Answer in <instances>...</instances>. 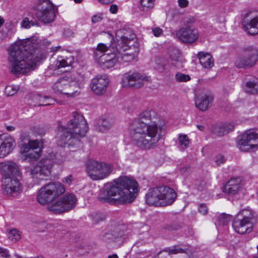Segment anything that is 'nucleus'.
Segmentation results:
<instances>
[{
    "mask_svg": "<svg viewBox=\"0 0 258 258\" xmlns=\"http://www.w3.org/2000/svg\"><path fill=\"white\" fill-rule=\"evenodd\" d=\"M131 129L134 144L141 149L149 150L158 146L165 126L155 111L148 109L141 112L133 120Z\"/></svg>",
    "mask_w": 258,
    "mask_h": 258,
    "instance_id": "nucleus-1",
    "label": "nucleus"
},
{
    "mask_svg": "<svg viewBox=\"0 0 258 258\" xmlns=\"http://www.w3.org/2000/svg\"><path fill=\"white\" fill-rule=\"evenodd\" d=\"M29 40L11 45L8 49L10 72L14 75L24 74L36 67L37 63L44 59L38 48L30 49Z\"/></svg>",
    "mask_w": 258,
    "mask_h": 258,
    "instance_id": "nucleus-2",
    "label": "nucleus"
},
{
    "mask_svg": "<svg viewBox=\"0 0 258 258\" xmlns=\"http://www.w3.org/2000/svg\"><path fill=\"white\" fill-rule=\"evenodd\" d=\"M138 187L135 179L126 176L120 177L116 181L106 183L98 199L102 203L113 205L130 204L137 197Z\"/></svg>",
    "mask_w": 258,
    "mask_h": 258,
    "instance_id": "nucleus-3",
    "label": "nucleus"
},
{
    "mask_svg": "<svg viewBox=\"0 0 258 258\" xmlns=\"http://www.w3.org/2000/svg\"><path fill=\"white\" fill-rule=\"evenodd\" d=\"M176 194L172 188L160 186L150 188L146 195V203L149 205L165 206L171 205L175 200Z\"/></svg>",
    "mask_w": 258,
    "mask_h": 258,
    "instance_id": "nucleus-4",
    "label": "nucleus"
},
{
    "mask_svg": "<svg viewBox=\"0 0 258 258\" xmlns=\"http://www.w3.org/2000/svg\"><path fill=\"white\" fill-rule=\"evenodd\" d=\"M136 35L134 33L121 37L116 47L117 57L119 63L131 61L138 54Z\"/></svg>",
    "mask_w": 258,
    "mask_h": 258,
    "instance_id": "nucleus-5",
    "label": "nucleus"
},
{
    "mask_svg": "<svg viewBox=\"0 0 258 258\" xmlns=\"http://www.w3.org/2000/svg\"><path fill=\"white\" fill-rule=\"evenodd\" d=\"M257 215L249 208L240 210L235 216L232 223L234 231L240 234L250 233L256 223Z\"/></svg>",
    "mask_w": 258,
    "mask_h": 258,
    "instance_id": "nucleus-6",
    "label": "nucleus"
},
{
    "mask_svg": "<svg viewBox=\"0 0 258 258\" xmlns=\"http://www.w3.org/2000/svg\"><path fill=\"white\" fill-rule=\"evenodd\" d=\"M84 80L85 76L80 74L70 81L60 78L54 84L53 89L56 93L61 94L68 98L75 97L80 94V85Z\"/></svg>",
    "mask_w": 258,
    "mask_h": 258,
    "instance_id": "nucleus-7",
    "label": "nucleus"
},
{
    "mask_svg": "<svg viewBox=\"0 0 258 258\" xmlns=\"http://www.w3.org/2000/svg\"><path fill=\"white\" fill-rule=\"evenodd\" d=\"M64 192L65 188L61 183L50 182L40 188L37 194V201L41 205H47L53 202Z\"/></svg>",
    "mask_w": 258,
    "mask_h": 258,
    "instance_id": "nucleus-8",
    "label": "nucleus"
},
{
    "mask_svg": "<svg viewBox=\"0 0 258 258\" xmlns=\"http://www.w3.org/2000/svg\"><path fill=\"white\" fill-rule=\"evenodd\" d=\"M258 61V48L248 45L242 48L235 60L237 68L247 69L254 67Z\"/></svg>",
    "mask_w": 258,
    "mask_h": 258,
    "instance_id": "nucleus-9",
    "label": "nucleus"
},
{
    "mask_svg": "<svg viewBox=\"0 0 258 258\" xmlns=\"http://www.w3.org/2000/svg\"><path fill=\"white\" fill-rule=\"evenodd\" d=\"M21 139L22 142L20 145L21 152L27 153L26 160L32 162L38 159L41 155L43 142L38 140H31L23 136H21Z\"/></svg>",
    "mask_w": 258,
    "mask_h": 258,
    "instance_id": "nucleus-10",
    "label": "nucleus"
},
{
    "mask_svg": "<svg viewBox=\"0 0 258 258\" xmlns=\"http://www.w3.org/2000/svg\"><path fill=\"white\" fill-rule=\"evenodd\" d=\"M113 170L110 164L89 160L87 163L86 171L89 176L93 180H101L108 177Z\"/></svg>",
    "mask_w": 258,
    "mask_h": 258,
    "instance_id": "nucleus-11",
    "label": "nucleus"
},
{
    "mask_svg": "<svg viewBox=\"0 0 258 258\" xmlns=\"http://www.w3.org/2000/svg\"><path fill=\"white\" fill-rule=\"evenodd\" d=\"M36 16L44 23L53 22L57 9L49 0H39L36 6Z\"/></svg>",
    "mask_w": 258,
    "mask_h": 258,
    "instance_id": "nucleus-12",
    "label": "nucleus"
},
{
    "mask_svg": "<svg viewBox=\"0 0 258 258\" xmlns=\"http://www.w3.org/2000/svg\"><path fill=\"white\" fill-rule=\"evenodd\" d=\"M258 139V130H250L246 131L239 137L237 147L243 152H248L258 149L256 144Z\"/></svg>",
    "mask_w": 258,
    "mask_h": 258,
    "instance_id": "nucleus-13",
    "label": "nucleus"
},
{
    "mask_svg": "<svg viewBox=\"0 0 258 258\" xmlns=\"http://www.w3.org/2000/svg\"><path fill=\"white\" fill-rule=\"evenodd\" d=\"M76 202V196L69 194L48 206L47 209L54 213L59 214L72 210L75 207Z\"/></svg>",
    "mask_w": 258,
    "mask_h": 258,
    "instance_id": "nucleus-14",
    "label": "nucleus"
},
{
    "mask_svg": "<svg viewBox=\"0 0 258 258\" xmlns=\"http://www.w3.org/2000/svg\"><path fill=\"white\" fill-rule=\"evenodd\" d=\"M66 127L80 139L85 136L88 129L84 116L77 112L73 113V118L69 121Z\"/></svg>",
    "mask_w": 258,
    "mask_h": 258,
    "instance_id": "nucleus-15",
    "label": "nucleus"
},
{
    "mask_svg": "<svg viewBox=\"0 0 258 258\" xmlns=\"http://www.w3.org/2000/svg\"><path fill=\"white\" fill-rule=\"evenodd\" d=\"M52 164L51 159H42L31 169V177L36 183H38L39 180H43L45 177L50 175Z\"/></svg>",
    "mask_w": 258,
    "mask_h": 258,
    "instance_id": "nucleus-16",
    "label": "nucleus"
},
{
    "mask_svg": "<svg viewBox=\"0 0 258 258\" xmlns=\"http://www.w3.org/2000/svg\"><path fill=\"white\" fill-rule=\"evenodd\" d=\"M148 81V77L138 72H129L125 74L122 78V85L123 87H142L145 82Z\"/></svg>",
    "mask_w": 258,
    "mask_h": 258,
    "instance_id": "nucleus-17",
    "label": "nucleus"
},
{
    "mask_svg": "<svg viewBox=\"0 0 258 258\" xmlns=\"http://www.w3.org/2000/svg\"><path fill=\"white\" fill-rule=\"evenodd\" d=\"M60 137L57 141L58 145L62 147L77 146L81 147L80 139L65 126L59 127Z\"/></svg>",
    "mask_w": 258,
    "mask_h": 258,
    "instance_id": "nucleus-18",
    "label": "nucleus"
},
{
    "mask_svg": "<svg viewBox=\"0 0 258 258\" xmlns=\"http://www.w3.org/2000/svg\"><path fill=\"white\" fill-rule=\"evenodd\" d=\"M242 24L247 34L254 35L258 34V15L255 12H248L243 15Z\"/></svg>",
    "mask_w": 258,
    "mask_h": 258,
    "instance_id": "nucleus-19",
    "label": "nucleus"
},
{
    "mask_svg": "<svg viewBox=\"0 0 258 258\" xmlns=\"http://www.w3.org/2000/svg\"><path fill=\"white\" fill-rule=\"evenodd\" d=\"M20 183L18 178L3 177L2 189L4 195L14 196L20 190Z\"/></svg>",
    "mask_w": 258,
    "mask_h": 258,
    "instance_id": "nucleus-20",
    "label": "nucleus"
},
{
    "mask_svg": "<svg viewBox=\"0 0 258 258\" xmlns=\"http://www.w3.org/2000/svg\"><path fill=\"white\" fill-rule=\"evenodd\" d=\"M15 146V141L11 136L0 135V158L3 159L11 154Z\"/></svg>",
    "mask_w": 258,
    "mask_h": 258,
    "instance_id": "nucleus-21",
    "label": "nucleus"
},
{
    "mask_svg": "<svg viewBox=\"0 0 258 258\" xmlns=\"http://www.w3.org/2000/svg\"><path fill=\"white\" fill-rule=\"evenodd\" d=\"M177 38L185 43H192L199 37L198 32L191 27H182L176 32Z\"/></svg>",
    "mask_w": 258,
    "mask_h": 258,
    "instance_id": "nucleus-22",
    "label": "nucleus"
},
{
    "mask_svg": "<svg viewBox=\"0 0 258 258\" xmlns=\"http://www.w3.org/2000/svg\"><path fill=\"white\" fill-rule=\"evenodd\" d=\"M0 172L3 177L18 178L21 176L19 166L11 160L0 163Z\"/></svg>",
    "mask_w": 258,
    "mask_h": 258,
    "instance_id": "nucleus-23",
    "label": "nucleus"
},
{
    "mask_svg": "<svg viewBox=\"0 0 258 258\" xmlns=\"http://www.w3.org/2000/svg\"><path fill=\"white\" fill-rule=\"evenodd\" d=\"M109 82L106 75L97 76L92 80L90 87L96 94L102 95L106 92Z\"/></svg>",
    "mask_w": 258,
    "mask_h": 258,
    "instance_id": "nucleus-24",
    "label": "nucleus"
},
{
    "mask_svg": "<svg viewBox=\"0 0 258 258\" xmlns=\"http://www.w3.org/2000/svg\"><path fill=\"white\" fill-rule=\"evenodd\" d=\"M99 64L103 69H109L118 62L116 49L112 53H103L99 58Z\"/></svg>",
    "mask_w": 258,
    "mask_h": 258,
    "instance_id": "nucleus-25",
    "label": "nucleus"
},
{
    "mask_svg": "<svg viewBox=\"0 0 258 258\" xmlns=\"http://www.w3.org/2000/svg\"><path fill=\"white\" fill-rule=\"evenodd\" d=\"M213 100V97L204 92L196 94V106L201 111H205L210 107Z\"/></svg>",
    "mask_w": 258,
    "mask_h": 258,
    "instance_id": "nucleus-26",
    "label": "nucleus"
},
{
    "mask_svg": "<svg viewBox=\"0 0 258 258\" xmlns=\"http://www.w3.org/2000/svg\"><path fill=\"white\" fill-rule=\"evenodd\" d=\"M241 186L240 178H231L224 185L223 191L228 195H235L239 191Z\"/></svg>",
    "mask_w": 258,
    "mask_h": 258,
    "instance_id": "nucleus-27",
    "label": "nucleus"
},
{
    "mask_svg": "<svg viewBox=\"0 0 258 258\" xmlns=\"http://www.w3.org/2000/svg\"><path fill=\"white\" fill-rule=\"evenodd\" d=\"M113 124L114 120L112 117L104 116L97 120L95 127L98 132L105 133L111 128Z\"/></svg>",
    "mask_w": 258,
    "mask_h": 258,
    "instance_id": "nucleus-28",
    "label": "nucleus"
},
{
    "mask_svg": "<svg viewBox=\"0 0 258 258\" xmlns=\"http://www.w3.org/2000/svg\"><path fill=\"white\" fill-rule=\"evenodd\" d=\"M198 57L200 64L203 68L209 69L214 65V59L211 54L205 52H200L198 54Z\"/></svg>",
    "mask_w": 258,
    "mask_h": 258,
    "instance_id": "nucleus-29",
    "label": "nucleus"
},
{
    "mask_svg": "<svg viewBox=\"0 0 258 258\" xmlns=\"http://www.w3.org/2000/svg\"><path fill=\"white\" fill-rule=\"evenodd\" d=\"M243 89L247 93L256 94L258 93V78L252 77L247 81L243 86Z\"/></svg>",
    "mask_w": 258,
    "mask_h": 258,
    "instance_id": "nucleus-30",
    "label": "nucleus"
},
{
    "mask_svg": "<svg viewBox=\"0 0 258 258\" xmlns=\"http://www.w3.org/2000/svg\"><path fill=\"white\" fill-rule=\"evenodd\" d=\"M234 128L233 123H226L222 125L214 126L212 128V132L216 135L221 137L227 134Z\"/></svg>",
    "mask_w": 258,
    "mask_h": 258,
    "instance_id": "nucleus-31",
    "label": "nucleus"
},
{
    "mask_svg": "<svg viewBox=\"0 0 258 258\" xmlns=\"http://www.w3.org/2000/svg\"><path fill=\"white\" fill-rule=\"evenodd\" d=\"M169 53L170 58L173 61V64L178 68L182 67L181 53L179 50L177 48H172L170 50Z\"/></svg>",
    "mask_w": 258,
    "mask_h": 258,
    "instance_id": "nucleus-32",
    "label": "nucleus"
},
{
    "mask_svg": "<svg viewBox=\"0 0 258 258\" xmlns=\"http://www.w3.org/2000/svg\"><path fill=\"white\" fill-rule=\"evenodd\" d=\"M185 250L180 247L178 246H175L173 248H168L163 251L159 252L156 258H167V255L177 254L178 253H184Z\"/></svg>",
    "mask_w": 258,
    "mask_h": 258,
    "instance_id": "nucleus-33",
    "label": "nucleus"
},
{
    "mask_svg": "<svg viewBox=\"0 0 258 258\" xmlns=\"http://www.w3.org/2000/svg\"><path fill=\"white\" fill-rule=\"evenodd\" d=\"M74 58L72 56L63 58L62 56H58L56 59V66L58 68H64L71 66L73 62Z\"/></svg>",
    "mask_w": 258,
    "mask_h": 258,
    "instance_id": "nucleus-34",
    "label": "nucleus"
},
{
    "mask_svg": "<svg viewBox=\"0 0 258 258\" xmlns=\"http://www.w3.org/2000/svg\"><path fill=\"white\" fill-rule=\"evenodd\" d=\"M168 61L165 58H158L156 59L155 68L160 73L167 70Z\"/></svg>",
    "mask_w": 258,
    "mask_h": 258,
    "instance_id": "nucleus-35",
    "label": "nucleus"
},
{
    "mask_svg": "<svg viewBox=\"0 0 258 258\" xmlns=\"http://www.w3.org/2000/svg\"><path fill=\"white\" fill-rule=\"evenodd\" d=\"M36 99L38 100V106H48L51 105L55 102L54 100L48 96H42L38 95Z\"/></svg>",
    "mask_w": 258,
    "mask_h": 258,
    "instance_id": "nucleus-36",
    "label": "nucleus"
},
{
    "mask_svg": "<svg viewBox=\"0 0 258 258\" xmlns=\"http://www.w3.org/2000/svg\"><path fill=\"white\" fill-rule=\"evenodd\" d=\"M154 0H141V10L147 11L154 7Z\"/></svg>",
    "mask_w": 258,
    "mask_h": 258,
    "instance_id": "nucleus-37",
    "label": "nucleus"
},
{
    "mask_svg": "<svg viewBox=\"0 0 258 258\" xmlns=\"http://www.w3.org/2000/svg\"><path fill=\"white\" fill-rule=\"evenodd\" d=\"M231 217L230 215L222 214L219 216L218 221L219 225H225L230 220Z\"/></svg>",
    "mask_w": 258,
    "mask_h": 258,
    "instance_id": "nucleus-38",
    "label": "nucleus"
},
{
    "mask_svg": "<svg viewBox=\"0 0 258 258\" xmlns=\"http://www.w3.org/2000/svg\"><path fill=\"white\" fill-rule=\"evenodd\" d=\"M178 141L183 148H186L189 145V140L186 135H179Z\"/></svg>",
    "mask_w": 258,
    "mask_h": 258,
    "instance_id": "nucleus-39",
    "label": "nucleus"
},
{
    "mask_svg": "<svg viewBox=\"0 0 258 258\" xmlns=\"http://www.w3.org/2000/svg\"><path fill=\"white\" fill-rule=\"evenodd\" d=\"M175 80L178 82H186L190 80V77L181 73H177L175 75Z\"/></svg>",
    "mask_w": 258,
    "mask_h": 258,
    "instance_id": "nucleus-40",
    "label": "nucleus"
},
{
    "mask_svg": "<svg viewBox=\"0 0 258 258\" xmlns=\"http://www.w3.org/2000/svg\"><path fill=\"white\" fill-rule=\"evenodd\" d=\"M8 237L11 240L16 241L20 239V235L17 230L14 229L10 231Z\"/></svg>",
    "mask_w": 258,
    "mask_h": 258,
    "instance_id": "nucleus-41",
    "label": "nucleus"
},
{
    "mask_svg": "<svg viewBox=\"0 0 258 258\" xmlns=\"http://www.w3.org/2000/svg\"><path fill=\"white\" fill-rule=\"evenodd\" d=\"M92 219L94 224H97L100 221H102L105 219L104 214L97 213L92 215Z\"/></svg>",
    "mask_w": 258,
    "mask_h": 258,
    "instance_id": "nucleus-42",
    "label": "nucleus"
},
{
    "mask_svg": "<svg viewBox=\"0 0 258 258\" xmlns=\"http://www.w3.org/2000/svg\"><path fill=\"white\" fill-rule=\"evenodd\" d=\"M18 90V89L15 86H7L5 88V93L7 96H12L15 95Z\"/></svg>",
    "mask_w": 258,
    "mask_h": 258,
    "instance_id": "nucleus-43",
    "label": "nucleus"
},
{
    "mask_svg": "<svg viewBox=\"0 0 258 258\" xmlns=\"http://www.w3.org/2000/svg\"><path fill=\"white\" fill-rule=\"evenodd\" d=\"M195 22V18L193 17L189 16L183 18L182 20L183 27H191L190 25Z\"/></svg>",
    "mask_w": 258,
    "mask_h": 258,
    "instance_id": "nucleus-44",
    "label": "nucleus"
},
{
    "mask_svg": "<svg viewBox=\"0 0 258 258\" xmlns=\"http://www.w3.org/2000/svg\"><path fill=\"white\" fill-rule=\"evenodd\" d=\"M37 24V22L32 20L30 21L28 18H25L21 22V25L23 27L28 29L31 26H34Z\"/></svg>",
    "mask_w": 258,
    "mask_h": 258,
    "instance_id": "nucleus-45",
    "label": "nucleus"
},
{
    "mask_svg": "<svg viewBox=\"0 0 258 258\" xmlns=\"http://www.w3.org/2000/svg\"><path fill=\"white\" fill-rule=\"evenodd\" d=\"M107 50L108 46H107L104 43H99L97 45L95 53L96 55H99V54L98 53V52H100L101 53H104Z\"/></svg>",
    "mask_w": 258,
    "mask_h": 258,
    "instance_id": "nucleus-46",
    "label": "nucleus"
},
{
    "mask_svg": "<svg viewBox=\"0 0 258 258\" xmlns=\"http://www.w3.org/2000/svg\"><path fill=\"white\" fill-rule=\"evenodd\" d=\"M215 161L217 166H220L226 162V159L222 155H218L215 157Z\"/></svg>",
    "mask_w": 258,
    "mask_h": 258,
    "instance_id": "nucleus-47",
    "label": "nucleus"
},
{
    "mask_svg": "<svg viewBox=\"0 0 258 258\" xmlns=\"http://www.w3.org/2000/svg\"><path fill=\"white\" fill-rule=\"evenodd\" d=\"M199 211L202 214L205 215L208 213V208L205 204H201L199 207Z\"/></svg>",
    "mask_w": 258,
    "mask_h": 258,
    "instance_id": "nucleus-48",
    "label": "nucleus"
},
{
    "mask_svg": "<svg viewBox=\"0 0 258 258\" xmlns=\"http://www.w3.org/2000/svg\"><path fill=\"white\" fill-rule=\"evenodd\" d=\"M74 180V177L72 175H69L68 176L64 178L62 181L69 185L71 184L72 181Z\"/></svg>",
    "mask_w": 258,
    "mask_h": 258,
    "instance_id": "nucleus-49",
    "label": "nucleus"
},
{
    "mask_svg": "<svg viewBox=\"0 0 258 258\" xmlns=\"http://www.w3.org/2000/svg\"><path fill=\"white\" fill-rule=\"evenodd\" d=\"M162 30L159 27H156L154 29H153V34L156 37L159 36L162 33Z\"/></svg>",
    "mask_w": 258,
    "mask_h": 258,
    "instance_id": "nucleus-50",
    "label": "nucleus"
},
{
    "mask_svg": "<svg viewBox=\"0 0 258 258\" xmlns=\"http://www.w3.org/2000/svg\"><path fill=\"white\" fill-rule=\"evenodd\" d=\"M178 5L181 8H185L187 6L188 2L187 0H178Z\"/></svg>",
    "mask_w": 258,
    "mask_h": 258,
    "instance_id": "nucleus-51",
    "label": "nucleus"
},
{
    "mask_svg": "<svg viewBox=\"0 0 258 258\" xmlns=\"http://www.w3.org/2000/svg\"><path fill=\"white\" fill-rule=\"evenodd\" d=\"M102 19V18L100 16L94 15L92 18V22L93 23H96L100 22Z\"/></svg>",
    "mask_w": 258,
    "mask_h": 258,
    "instance_id": "nucleus-52",
    "label": "nucleus"
},
{
    "mask_svg": "<svg viewBox=\"0 0 258 258\" xmlns=\"http://www.w3.org/2000/svg\"><path fill=\"white\" fill-rule=\"evenodd\" d=\"M189 166L185 165L183 167H182L180 168L179 170L181 174H184L186 172H188L189 170Z\"/></svg>",
    "mask_w": 258,
    "mask_h": 258,
    "instance_id": "nucleus-53",
    "label": "nucleus"
},
{
    "mask_svg": "<svg viewBox=\"0 0 258 258\" xmlns=\"http://www.w3.org/2000/svg\"><path fill=\"white\" fill-rule=\"evenodd\" d=\"M118 10L117 6L116 5H111L110 7L109 11L112 14H115Z\"/></svg>",
    "mask_w": 258,
    "mask_h": 258,
    "instance_id": "nucleus-54",
    "label": "nucleus"
},
{
    "mask_svg": "<svg viewBox=\"0 0 258 258\" xmlns=\"http://www.w3.org/2000/svg\"><path fill=\"white\" fill-rule=\"evenodd\" d=\"M0 255L2 257H4L5 258H8L10 256L9 251L7 249L4 248L3 249L2 253H1L0 254Z\"/></svg>",
    "mask_w": 258,
    "mask_h": 258,
    "instance_id": "nucleus-55",
    "label": "nucleus"
},
{
    "mask_svg": "<svg viewBox=\"0 0 258 258\" xmlns=\"http://www.w3.org/2000/svg\"><path fill=\"white\" fill-rule=\"evenodd\" d=\"M199 183V184H197V188L198 190L202 191L204 189L206 184L204 181H200Z\"/></svg>",
    "mask_w": 258,
    "mask_h": 258,
    "instance_id": "nucleus-56",
    "label": "nucleus"
},
{
    "mask_svg": "<svg viewBox=\"0 0 258 258\" xmlns=\"http://www.w3.org/2000/svg\"><path fill=\"white\" fill-rule=\"evenodd\" d=\"M114 0H98V1L102 4H109L113 3Z\"/></svg>",
    "mask_w": 258,
    "mask_h": 258,
    "instance_id": "nucleus-57",
    "label": "nucleus"
},
{
    "mask_svg": "<svg viewBox=\"0 0 258 258\" xmlns=\"http://www.w3.org/2000/svg\"><path fill=\"white\" fill-rule=\"evenodd\" d=\"M60 48H61V46H58L56 47H53L51 48V50L52 51H58L59 49H60Z\"/></svg>",
    "mask_w": 258,
    "mask_h": 258,
    "instance_id": "nucleus-58",
    "label": "nucleus"
},
{
    "mask_svg": "<svg viewBox=\"0 0 258 258\" xmlns=\"http://www.w3.org/2000/svg\"><path fill=\"white\" fill-rule=\"evenodd\" d=\"M7 130L8 131H13L15 130V127L13 126H7Z\"/></svg>",
    "mask_w": 258,
    "mask_h": 258,
    "instance_id": "nucleus-59",
    "label": "nucleus"
},
{
    "mask_svg": "<svg viewBox=\"0 0 258 258\" xmlns=\"http://www.w3.org/2000/svg\"><path fill=\"white\" fill-rule=\"evenodd\" d=\"M197 127L199 128V130H200L201 131H203L205 129L204 126H203L202 125L198 124V125H197Z\"/></svg>",
    "mask_w": 258,
    "mask_h": 258,
    "instance_id": "nucleus-60",
    "label": "nucleus"
},
{
    "mask_svg": "<svg viewBox=\"0 0 258 258\" xmlns=\"http://www.w3.org/2000/svg\"><path fill=\"white\" fill-rule=\"evenodd\" d=\"M108 258H118V256H117V255H116V254H114V255H112V256H109L108 257Z\"/></svg>",
    "mask_w": 258,
    "mask_h": 258,
    "instance_id": "nucleus-61",
    "label": "nucleus"
},
{
    "mask_svg": "<svg viewBox=\"0 0 258 258\" xmlns=\"http://www.w3.org/2000/svg\"><path fill=\"white\" fill-rule=\"evenodd\" d=\"M83 0H74L75 2L76 3H80Z\"/></svg>",
    "mask_w": 258,
    "mask_h": 258,
    "instance_id": "nucleus-62",
    "label": "nucleus"
},
{
    "mask_svg": "<svg viewBox=\"0 0 258 258\" xmlns=\"http://www.w3.org/2000/svg\"><path fill=\"white\" fill-rule=\"evenodd\" d=\"M255 258H258V256H257V257H255Z\"/></svg>",
    "mask_w": 258,
    "mask_h": 258,
    "instance_id": "nucleus-63",
    "label": "nucleus"
}]
</instances>
